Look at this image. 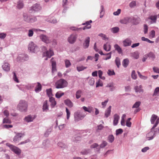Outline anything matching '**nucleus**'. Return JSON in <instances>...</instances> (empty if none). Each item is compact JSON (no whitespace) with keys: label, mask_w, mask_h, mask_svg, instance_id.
<instances>
[{"label":"nucleus","mask_w":159,"mask_h":159,"mask_svg":"<svg viewBox=\"0 0 159 159\" xmlns=\"http://www.w3.org/2000/svg\"><path fill=\"white\" fill-rule=\"evenodd\" d=\"M27 102L24 100H20L17 105V110L22 112H26L28 108Z\"/></svg>","instance_id":"obj_1"},{"label":"nucleus","mask_w":159,"mask_h":159,"mask_svg":"<svg viewBox=\"0 0 159 159\" xmlns=\"http://www.w3.org/2000/svg\"><path fill=\"white\" fill-rule=\"evenodd\" d=\"M68 85V82L65 80L61 79L56 82L55 84L56 88L61 89L66 87Z\"/></svg>","instance_id":"obj_2"},{"label":"nucleus","mask_w":159,"mask_h":159,"mask_svg":"<svg viewBox=\"0 0 159 159\" xmlns=\"http://www.w3.org/2000/svg\"><path fill=\"white\" fill-rule=\"evenodd\" d=\"M42 7L39 3H35L29 9V11L30 13H34L41 10Z\"/></svg>","instance_id":"obj_3"},{"label":"nucleus","mask_w":159,"mask_h":159,"mask_svg":"<svg viewBox=\"0 0 159 159\" xmlns=\"http://www.w3.org/2000/svg\"><path fill=\"white\" fill-rule=\"evenodd\" d=\"M28 49L30 52L34 53L37 52L39 50V47L33 42H30L29 43Z\"/></svg>","instance_id":"obj_4"},{"label":"nucleus","mask_w":159,"mask_h":159,"mask_svg":"<svg viewBox=\"0 0 159 159\" xmlns=\"http://www.w3.org/2000/svg\"><path fill=\"white\" fill-rule=\"evenodd\" d=\"M6 145L9 147L11 151L16 154L19 155L21 154V150L18 148L8 143H7Z\"/></svg>","instance_id":"obj_5"},{"label":"nucleus","mask_w":159,"mask_h":159,"mask_svg":"<svg viewBox=\"0 0 159 159\" xmlns=\"http://www.w3.org/2000/svg\"><path fill=\"white\" fill-rule=\"evenodd\" d=\"M85 115L81 111H77L74 114V118L75 121H78L82 120L85 116Z\"/></svg>","instance_id":"obj_6"},{"label":"nucleus","mask_w":159,"mask_h":159,"mask_svg":"<svg viewBox=\"0 0 159 159\" xmlns=\"http://www.w3.org/2000/svg\"><path fill=\"white\" fill-rule=\"evenodd\" d=\"M154 128H153V127L151 129L150 131L146 135V139L148 140H150L153 139L156 134L154 130Z\"/></svg>","instance_id":"obj_7"},{"label":"nucleus","mask_w":159,"mask_h":159,"mask_svg":"<svg viewBox=\"0 0 159 159\" xmlns=\"http://www.w3.org/2000/svg\"><path fill=\"white\" fill-rule=\"evenodd\" d=\"M77 38V34H72L68 37V41L70 43H73L76 41Z\"/></svg>","instance_id":"obj_8"},{"label":"nucleus","mask_w":159,"mask_h":159,"mask_svg":"<svg viewBox=\"0 0 159 159\" xmlns=\"http://www.w3.org/2000/svg\"><path fill=\"white\" fill-rule=\"evenodd\" d=\"M40 38L43 42L48 43L51 42V40L49 38L44 34H42L40 36Z\"/></svg>","instance_id":"obj_9"},{"label":"nucleus","mask_w":159,"mask_h":159,"mask_svg":"<svg viewBox=\"0 0 159 159\" xmlns=\"http://www.w3.org/2000/svg\"><path fill=\"white\" fill-rule=\"evenodd\" d=\"M54 55L53 51L51 49L48 50L43 52V57H47L48 58H50Z\"/></svg>","instance_id":"obj_10"},{"label":"nucleus","mask_w":159,"mask_h":159,"mask_svg":"<svg viewBox=\"0 0 159 159\" xmlns=\"http://www.w3.org/2000/svg\"><path fill=\"white\" fill-rule=\"evenodd\" d=\"M35 117V115H30L25 116L24 118V120L27 122H31L33 121Z\"/></svg>","instance_id":"obj_11"},{"label":"nucleus","mask_w":159,"mask_h":159,"mask_svg":"<svg viewBox=\"0 0 159 159\" xmlns=\"http://www.w3.org/2000/svg\"><path fill=\"white\" fill-rule=\"evenodd\" d=\"M36 31L38 32L39 31H45L44 30H41L40 29H33L29 30L28 31V35L29 37H32L34 34V31Z\"/></svg>","instance_id":"obj_12"},{"label":"nucleus","mask_w":159,"mask_h":159,"mask_svg":"<svg viewBox=\"0 0 159 159\" xmlns=\"http://www.w3.org/2000/svg\"><path fill=\"white\" fill-rule=\"evenodd\" d=\"M90 41V38L88 37L85 38L84 40V42L83 43V47L84 49L88 48L89 45V43Z\"/></svg>","instance_id":"obj_13"},{"label":"nucleus","mask_w":159,"mask_h":159,"mask_svg":"<svg viewBox=\"0 0 159 159\" xmlns=\"http://www.w3.org/2000/svg\"><path fill=\"white\" fill-rule=\"evenodd\" d=\"M22 134L20 133L17 134L13 138V141L15 143H18L21 139Z\"/></svg>","instance_id":"obj_14"},{"label":"nucleus","mask_w":159,"mask_h":159,"mask_svg":"<svg viewBox=\"0 0 159 159\" xmlns=\"http://www.w3.org/2000/svg\"><path fill=\"white\" fill-rule=\"evenodd\" d=\"M131 17H127L120 20V22L121 24H126L131 21Z\"/></svg>","instance_id":"obj_15"},{"label":"nucleus","mask_w":159,"mask_h":159,"mask_svg":"<svg viewBox=\"0 0 159 159\" xmlns=\"http://www.w3.org/2000/svg\"><path fill=\"white\" fill-rule=\"evenodd\" d=\"M131 43L132 41L129 38H127L123 41V45L125 47L131 45Z\"/></svg>","instance_id":"obj_16"},{"label":"nucleus","mask_w":159,"mask_h":159,"mask_svg":"<svg viewBox=\"0 0 159 159\" xmlns=\"http://www.w3.org/2000/svg\"><path fill=\"white\" fill-rule=\"evenodd\" d=\"M10 64L7 62H4L2 65V67L3 70L6 71L8 72L10 69Z\"/></svg>","instance_id":"obj_17"},{"label":"nucleus","mask_w":159,"mask_h":159,"mask_svg":"<svg viewBox=\"0 0 159 159\" xmlns=\"http://www.w3.org/2000/svg\"><path fill=\"white\" fill-rule=\"evenodd\" d=\"M18 59L21 61H24L27 60L28 57V55L26 54H21L18 56Z\"/></svg>","instance_id":"obj_18"},{"label":"nucleus","mask_w":159,"mask_h":159,"mask_svg":"<svg viewBox=\"0 0 159 159\" xmlns=\"http://www.w3.org/2000/svg\"><path fill=\"white\" fill-rule=\"evenodd\" d=\"M24 6L23 1L22 0H19L17 2L16 7L18 9H22Z\"/></svg>","instance_id":"obj_19"},{"label":"nucleus","mask_w":159,"mask_h":159,"mask_svg":"<svg viewBox=\"0 0 159 159\" xmlns=\"http://www.w3.org/2000/svg\"><path fill=\"white\" fill-rule=\"evenodd\" d=\"M113 118V125L114 126L116 125L119 120L120 116L118 114H116L114 115Z\"/></svg>","instance_id":"obj_20"},{"label":"nucleus","mask_w":159,"mask_h":159,"mask_svg":"<svg viewBox=\"0 0 159 159\" xmlns=\"http://www.w3.org/2000/svg\"><path fill=\"white\" fill-rule=\"evenodd\" d=\"M134 89L136 93H143V86L141 85L139 86H136L134 87Z\"/></svg>","instance_id":"obj_21"},{"label":"nucleus","mask_w":159,"mask_h":159,"mask_svg":"<svg viewBox=\"0 0 159 159\" xmlns=\"http://www.w3.org/2000/svg\"><path fill=\"white\" fill-rule=\"evenodd\" d=\"M106 87L110 88V90L111 91H113L116 89V87L114 86V83L113 82L109 83L107 84Z\"/></svg>","instance_id":"obj_22"},{"label":"nucleus","mask_w":159,"mask_h":159,"mask_svg":"<svg viewBox=\"0 0 159 159\" xmlns=\"http://www.w3.org/2000/svg\"><path fill=\"white\" fill-rule=\"evenodd\" d=\"M49 105L48 104V101L45 100L43 103V111L47 112L48 110Z\"/></svg>","instance_id":"obj_23"},{"label":"nucleus","mask_w":159,"mask_h":159,"mask_svg":"<svg viewBox=\"0 0 159 159\" xmlns=\"http://www.w3.org/2000/svg\"><path fill=\"white\" fill-rule=\"evenodd\" d=\"M42 86L39 82L37 83V85L36 86L35 88V91L36 93L40 92L42 90Z\"/></svg>","instance_id":"obj_24"},{"label":"nucleus","mask_w":159,"mask_h":159,"mask_svg":"<svg viewBox=\"0 0 159 159\" xmlns=\"http://www.w3.org/2000/svg\"><path fill=\"white\" fill-rule=\"evenodd\" d=\"M52 66V72H54L56 70V63L55 61H53V58H52L51 60Z\"/></svg>","instance_id":"obj_25"},{"label":"nucleus","mask_w":159,"mask_h":159,"mask_svg":"<svg viewBox=\"0 0 159 159\" xmlns=\"http://www.w3.org/2000/svg\"><path fill=\"white\" fill-rule=\"evenodd\" d=\"M49 102H51V107L52 108L54 107L57 104L55 98L53 97H50L49 98Z\"/></svg>","instance_id":"obj_26"},{"label":"nucleus","mask_w":159,"mask_h":159,"mask_svg":"<svg viewBox=\"0 0 159 159\" xmlns=\"http://www.w3.org/2000/svg\"><path fill=\"white\" fill-rule=\"evenodd\" d=\"M111 106H109L105 111L104 116L106 118L108 117V116H110L111 112Z\"/></svg>","instance_id":"obj_27"},{"label":"nucleus","mask_w":159,"mask_h":159,"mask_svg":"<svg viewBox=\"0 0 159 159\" xmlns=\"http://www.w3.org/2000/svg\"><path fill=\"white\" fill-rule=\"evenodd\" d=\"M64 103L69 107H71L73 106V103L69 99H67L64 101Z\"/></svg>","instance_id":"obj_28"},{"label":"nucleus","mask_w":159,"mask_h":159,"mask_svg":"<svg viewBox=\"0 0 159 159\" xmlns=\"http://www.w3.org/2000/svg\"><path fill=\"white\" fill-rule=\"evenodd\" d=\"M111 45L107 43L104 44L103 45V49L107 52H109L110 51L111 49Z\"/></svg>","instance_id":"obj_29"},{"label":"nucleus","mask_w":159,"mask_h":159,"mask_svg":"<svg viewBox=\"0 0 159 159\" xmlns=\"http://www.w3.org/2000/svg\"><path fill=\"white\" fill-rule=\"evenodd\" d=\"M30 16L28 15L26 13H24L23 14V18L24 20L27 22L29 23Z\"/></svg>","instance_id":"obj_30"},{"label":"nucleus","mask_w":159,"mask_h":159,"mask_svg":"<svg viewBox=\"0 0 159 159\" xmlns=\"http://www.w3.org/2000/svg\"><path fill=\"white\" fill-rule=\"evenodd\" d=\"M114 48L115 50L117 51L119 53H121L122 52V50L120 46L117 44H115L114 45Z\"/></svg>","instance_id":"obj_31"},{"label":"nucleus","mask_w":159,"mask_h":159,"mask_svg":"<svg viewBox=\"0 0 159 159\" xmlns=\"http://www.w3.org/2000/svg\"><path fill=\"white\" fill-rule=\"evenodd\" d=\"M46 21L53 24L56 23L57 22V20L56 19L53 18H51L50 17L47 18Z\"/></svg>","instance_id":"obj_32"},{"label":"nucleus","mask_w":159,"mask_h":159,"mask_svg":"<svg viewBox=\"0 0 159 159\" xmlns=\"http://www.w3.org/2000/svg\"><path fill=\"white\" fill-rule=\"evenodd\" d=\"M105 12L104 7L103 5H101L100 7V17L102 18L103 17Z\"/></svg>","instance_id":"obj_33"},{"label":"nucleus","mask_w":159,"mask_h":159,"mask_svg":"<svg viewBox=\"0 0 159 159\" xmlns=\"http://www.w3.org/2000/svg\"><path fill=\"white\" fill-rule=\"evenodd\" d=\"M157 16H151L149 17L148 19L152 20L150 24L155 23L156 22Z\"/></svg>","instance_id":"obj_34"},{"label":"nucleus","mask_w":159,"mask_h":159,"mask_svg":"<svg viewBox=\"0 0 159 159\" xmlns=\"http://www.w3.org/2000/svg\"><path fill=\"white\" fill-rule=\"evenodd\" d=\"M152 96L153 97L159 96V87H156L155 89L152 94Z\"/></svg>","instance_id":"obj_35"},{"label":"nucleus","mask_w":159,"mask_h":159,"mask_svg":"<svg viewBox=\"0 0 159 159\" xmlns=\"http://www.w3.org/2000/svg\"><path fill=\"white\" fill-rule=\"evenodd\" d=\"M129 61L127 58L124 59L122 62L123 66L125 68L128 65Z\"/></svg>","instance_id":"obj_36"},{"label":"nucleus","mask_w":159,"mask_h":159,"mask_svg":"<svg viewBox=\"0 0 159 159\" xmlns=\"http://www.w3.org/2000/svg\"><path fill=\"white\" fill-rule=\"evenodd\" d=\"M157 116L153 114L151 117L150 121L152 124H154V122L155 120H156Z\"/></svg>","instance_id":"obj_37"},{"label":"nucleus","mask_w":159,"mask_h":159,"mask_svg":"<svg viewBox=\"0 0 159 159\" xmlns=\"http://www.w3.org/2000/svg\"><path fill=\"white\" fill-rule=\"evenodd\" d=\"M115 138L112 134H110L108 136L107 140L110 143H112L114 141Z\"/></svg>","instance_id":"obj_38"},{"label":"nucleus","mask_w":159,"mask_h":159,"mask_svg":"<svg viewBox=\"0 0 159 159\" xmlns=\"http://www.w3.org/2000/svg\"><path fill=\"white\" fill-rule=\"evenodd\" d=\"M58 146L62 148H67V146L65 143L62 142H59L57 144Z\"/></svg>","instance_id":"obj_39"},{"label":"nucleus","mask_w":159,"mask_h":159,"mask_svg":"<svg viewBox=\"0 0 159 159\" xmlns=\"http://www.w3.org/2000/svg\"><path fill=\"white\" fill-rule=\"evenodd\" d=\"M131 56L135 59H138L139 57V54L137 52H134L131 53Z\"/></svg>","instance_id":"obj_40"},{"label":"nucleus","mask_w":159,"mask_h":159,"mask_svg":"<svg viewBox=\"0 0 159 159\" xmlns=\"http://www.w3.org/2000/svg\"><path fill=\"white\" fill-rule=\"evenodd\" d=\"M82 108L85 111H87L89 113H91L93 111L92 107H87L85 106H84L82 107Z\"/></svg>","instance_id":"obj_41"},{"label":"nucleus","mask_w":159,"mask_h":159,"mask_svg":"<svg viewBox=\"0 0 159 159\" xmlns=\"http://www.w3.org/2000/svg\"><path fill=\"white\" fill-rule=\"evenodd\" d=\"M82 91L81 90H77L75 94L76 98L78 99L81 96Z\"/></svg>","instance_id":"obj_42"},{"label":"nucleus","mask_w":159,"mask_h":159,"mask_svg":"<svg viewBox=\"0 0 159 159\" xmlns=\"http://www.w3.org/2000/svg\"><path fill=\"white\" fill-rule=\"evenodd\" d=\"M64 95V93L62 92L61 91H59L57 92L56 94V97L57 98H60L61 96Z\"/></svg>","instance_id":"obj_43"},{"label":"nucleus","mask_w":159,"mask_h":159,"mask_svg":"<svg viewBox=\"0 0 159 159\" xmlns=\"http://www.w3.org/2000/svg\"><path fill=\"white\" fill-rule=\"evenodd\" d=\"M111 30L112 33L115 34L119 31V28L117 27H115L111 28Z\"/></svg>","instance_id":"obj_44"},{"label":"nucleus","mask_w":159,"mask_h":159,"mask_svg":"<svg viewBox=\"0 0 159 159\" xmlns=\"http://www.w3.org/2000/svg\"><path fill=\"white\" fill-rule=\"evenodd\" d=\"M52 129V128L51 127L47 129L44 134V136L46 137H48L49 134L51 132Z\"/></svg>","instance_id":"obj_45"},{"label":"nucleus","mask_w":159,"mask_h":159,"mask_svg":"<svg viewBox=\"0 0 159 159\" xmlns=\"http://www.w3.org/2000/svg\"><path fill=\"white\" fill-rule=\"evenodd\" d=\"M115 62L117 67H119L120 65V59L119 57H116L115 60Z\"/></svg>","instance_id":"obj_46"},{"label":"nucleus","mask_w":159,"mask_h":159,"mask_svg":"<svg viewBox=\"0 0 159 159\" xmlns=\"http://www.w3.org/2000/svg\"><path fill=\"white\" fill-rule=\"evenodd\" d=\"M87 67H84L83 66H80L77 67V70L79 72L82 71L86 69Z\"/></svg>","instance_id":"obj_47"},{"label":"nucleus","mask_w":159,"mask_h":159,"mask_svg":"<svg viewBox=\"0 0 159 159\" xmlns=\"http://www.w3.org/2000/svg\"><path fill=\"white\" fill-rule=\"evenodd\" d=\"M131 78L134 80H136L137 78V76L134 70L132 71L131 75Z\"/></svg>","instance_id":"obj_48"},{"label":"nucleus","mask_w":159,"mask_h":159,"mask_svg":"<svg viewBox=\"0 0 159 159\" xmlns=\"http://www.w3.org/2000/svg\"><path fill=\"white\" fill-rule=\"evenodd\" d=\"M103 85V83L102 81L99 80L96 82V87L98 88L99 86L102 87Z\"/></svg>","instance_id":"obj_49"},{"label":"nucleus","mask_w":159,"mask_h":159,"mask_svg":"<svg viewBox=\"0 0 159 159\" xmlns=\"http://www.w3.org/2000/svg\"><path fill=\"white\" fill-rule=\"evenodd\" d=\"M141 104V102L140 101H138L136 102L132 106V108H138L140 106Z\"/></svg>","instance_id":"obj_50"},{"label":"nucleus","mask_w":159,"mask_h":159,"mask_svg":"<svg viewBox=\"0 0 159 159\" xmlns=\"http://www.w3.org/2000/svg\"><path fill=\"white\" fill-rule=\"evenodd\" d=\"M107 144V142L105 141H102V143L100 144L99 148H103L106 147Z\"/></svg>","instance_id":"obj_51"},{"label":"nucleus","mask_w":159,"mask_h":159,"mask_svg":"<svg viewBox=\"0 0 159 159\" xmlns=\"http://www.w3.org/2000/svg\"><path fill=\"white\" fill-rule=\"evenodd\" d=\"M137 73L138 74L139 77H140V78L143 80H146L147 79V76L142 75L139 71H138Z\"/></svg>","instance_id":"obj_52"},{"label":"nucleus","mask_w":159,"mask_h":159,"mask_svg":"<svg viewBox=\"0 0 159 159\" xmlns=\"http://www.w3.org/2000/svg\"><path fill=\"white\" fill-rule=\"evenodd\" d=\"M65 66L66 68H68L71 65V63L68 60H65Z\"/></svg>","instance_id":"obj_53"},{"label":"nucleus","mask_w":159,"mask_h":159,"mask_svg":"<svg viewBox=\"0 0 159 159\" xmlns=\"http://www.w3.org/2000/svg\"><path fill=\"white\" fill-rule=\"evenodd\" d=\"M37 20V16L32 17L30 16L29 23H34Z\"/></svg>","instance_id":"obj_54"},{"label":"nucleus","mask_w":159,"mask_h":159,"mask_svg":"<svg viewBox=\"0 0 159 159\" xmlns=\"http://www.w3.org/2000/svg\"><path fill=\"white\" fill-rule=\"evenodd\" d=\"M91 148H96L97 149H98V151H99L100 149V148H99V146L98 144L96 143H94L91 145Z\"/></svg>","instance_id":"obj_55"},{"label":"nucleus","mask_w":159,"mask_h":159,"mask_svg":"<svg viewBox=\"0 0 159 159\" xmlns=\"http://www.w3.org/2000/svg\"><path fill=\"white\" fill-rule=\"evenodd\" d=\"M95 83V80L94 78H92L90 79L89 81V84L91 86L93 85Z\"/></svg>","instance_id":"obj_56"},{"label":"nucleus","mask_w":159,"mask_h":159,"mask_svg":"<svg viewBox=\"0 0 159 159\" xmlns=\"http://www.w3.org/2000/svg\"><path fill=\"white\" fill-rule=\"evenodd\" d=\"M3 122L4 123H6L8 124H10L11 123V121L10 119H8L7 117L6 118H5L3 119Z\"/></svg>","instance_id":"obj_57"},{"label":"nucleus","mask_w":159,"mask_h":159,"mask_svg":"<svg viewBox=\"0 0 159 159\" xmlns=\"http://www.w3.org/2000/svg\"><path fill=\"white\" fill-rule=\"evenodd\" d=\"M66 119L67 120L69 119V118L70 117V111L66 107Z\"/></svg>","instance_id":"obj_58"},{"label":"nucleus","mask_w":159,"mask_h":159,"mask_svg":"<svg viewBox=\"0 0 159 159\" xmlns=\"http://www.w3.org/2000/svg\"><path fill=\"white\" fill-rule=\"evenodd\" d=\"M148 56L150 57L152 59H154L155 58V57L154 54L152 52H150L147 54Z\"/></svg>","instance_id":"obj_59"},{"label":"nucleus","mask_w":159,"mask_h":159,"mask_svg":"<svg viewBox=\"0 0 159 159\" xmlns=\"http://www.w3.org/2000/svg\"><path fill=\"white\" fill-rule=\"evenodd\" d=\"M13 79L14 81L16 82V83L19 82V80L16 76V74L15 72H13Z\"/></svg>","instance_id":"obj_60"},{"label":"nucleus","mask_w":159,"mask_h":159,"mask_svg":"<svg viewBox=\"0 0 159 159\" xmlns=\"http://www.w3.org/2000/svg\"><path fill=\"white\" fill-rule=\"evenodd\" d=\"M123 132V130L121 129H117L116 130V135H117L121 134Z\"/></svg>","instance_id":"obj_61"},{"label":"nucleus","mask_w":159,"mask_h":159,"mask_svg":"<svg viewBox=\"0 0 159 159\" xmlns=\"http://www.w3.org/2000/svg\"><path fill=\"white\" fill-rule=\"evenodd\" d=\"M46 92L47 95L49 96L50 97L52 95V89H49L46 90Z\"/></svg>","instance_id":"obj_62"},{"label":"nucleus","mask_w":159,"mask_h":159,"mask_svg":"<svg viewBox=\"0 0 159 159\" xmlns=\"http://www.w3.org/2000/svg\"><path fill=\"white\" fill-rule=\"evenodd\" d=\"M107 73L108 75L110 76L114 75H115V73L114 70H108Z\"/></svg>","instance_id":"obj_63"},{"label":"nucleus","mask_w":159,"mask_h":159,"mask_svg":"<svg viewBox=\"0 0 159 159\" xmlns=\"http://www.w3.org/2000/svg\"><path fill=\"white\" fill-rule=\"evenodd\" d=\"M136 5V2L135 1H133L129 4V6L131 8L134 7Z\"/></svg>","instance_id":"obj_64"}]
</instances>
